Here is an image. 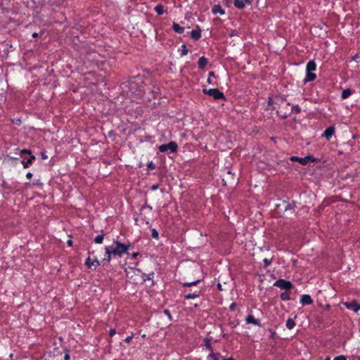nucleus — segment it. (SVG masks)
<instances>
[{
    "instance_id": "obj_1",
    "label": "nucleus",
    "mask_w": 360,
    "mask_h": 360,
    "mask_svg": "<svg viewBox=\"0 0 360 360\" xmlns=\"http://www.w3.org/2000/svg\"><path fill=\"white\" fill-rule=\"evenodd\" d=\"M129 91L137 98L142 97L144 93L145 84L141 77H134L128 81Z\"/></svg>"
},
{
    "instance_id": "obj_2",
    "label": "nucleus",
    "mask_w": 360,
    "mask_h": 360,
    "mask_svg": "<svg viewBox=\"0 0 360 360\" xmlns=\"http://www.w3.org/2000/svg\"><path fill=\"white\" fill-rule=\"evenodd\" d=\"M112 246V253L113 256H118L121 257L123 254L127 253V251L130 249L131 243H122L118 240H114Z\"/></svg>"
},
{
    "instance_id": "obj_3",
    "label": "nucleus",
    "mask_w": 360,
    "mask_h": 360,
    "mask_svg": "<svg viewBox=\"0 0 360 360\" xmlns=\"http://www.w3.org/2000/svg\"><path fill=\"white\" fill-rule=\"evenodd\" d=\"M316 70V64L314 60H309L306 65V76L304 79V82H313L316 78L314 72Z\"/></svg>"
},
{
    "instance_id": "obj_4",
    "label": "nucleus",
    "mask_w": 360,
    "mask_h": 360,
    "mask_svg": "<svg viewBox=\"0 0 360 360\" xmlns=\"http://www.w3.org/2000/svg\"><path fill=\"white\" fill-rule=\"evenodd\" d=\"M20 155L22 156L23 155H27L28 158H24L21 161L22 165L24 168H28L34 161L36 160V158L34 155H32V151L28 149H22L20 151Z\"/></svg>"
},
{
    "instance_id": "obj_5",
    "label": "nucleus",
    "mask_w": 360,
    "mask_h": 360,
    "mask_svg": "<svg viewBox=\"0 0 360 360\" xmlns=\"http://www.w3.org/2000/svg\"><path fill=\"white\" fill-rule=\"evenodd\" d=\"M202 92L205 95L210 96L214 99H224L225 100V96L223 92L220 91L218 89H203Z\"/></svg>"
},
{
    "instance_id": "obj_6",
    "label": "nucleus",
    "mask_w": 360,
    "mask_h": 360,
    "mask_svg": "<svg viewBox=\"0 0 360 360\" xmlns=\"http://www.w3.org/2000/svg\"><path fill=\"white\" fill-rule=\"evenodd\" d=\"M158 149L161 153H165L169 150L170 153H174L177 151L178 146L176 142L170 141L168 143L160 145Z\"/></svg>"
},
{
    "instance_id": "obj_7",
    "label": "nucleus",
    "mask_w": 360,
    "mask_h": 360,
    "mask_svg": "<svg viewBox=\"0 0 360 360\" xmlns=\"http://www.w3.org/2000/svg\"><path fill=\"white\" fill-rule=\"evenodd\" d=\"M274 286L278 287L281 290H288L293 288V285L290 281L285 279L280 278L277 280L274 283Z\"/></svg>"
},
{
    "instance_id": "obj_8",
    "label": "nucleus",
    "mask_w": 360,
    "mask_h": 360,
    "mask_svg": "<svg viewBox=\"0 0 360 360\" xmlns=\"http://www.w3.org/2000/svg\"><path fill=\"white\" fill-rule=\"evenodd\" d=\"M342 304L348 309L352 310L354 312H358L360 309V304L356 300H353L351 302H345Z\"/></svg>"
},
{
    "instance_id": "obj_9",
    "label": "nucleus",
    "mask_w": 360,
    "mask_h": 360,
    "mask_svg": "<svg viewBox=\"0 0 360 360\" xmlns=\"http://www.w3.org/2000/svg\"><path fill=\"white\" fill-rule=\"evenodd\" d=\"M113 254L112 253V246L105 247V257L103 259V262H110L112 259Z\"/></svg>"
},
{
    "instance_id": "obj_10",
    "label": "nucleus",
    "mask_w": 360,
    "mask_h": 360,
    "mask_svg": "<svg viewBox=\"0 0 360 360\" xmlns=\"http://www.w3.org/2000/svg\"><path fill=\"white\" fill-rule=\"evenodd\" d=\"M245 322L248 324L252 323V324H254V325L259 326V327L262 326L260 321L259 319H255V317L252 314H249L245 318Z\"/></svg>"
},
{
    "instance_id": "obj_11",
    "label": "nucleus",
    "mask_w": 360,
    "mask_h": 360,
    "mask_svg": "<svg viewBox=\"0 0 360 360\" xmlns=\"http://www.w3.org/2000/svg\"><path fill=\"white\" fill-rule=\"evenodd\" d=\"M335 131V128L334 126L328 127L324 131L323 136H325L328 141H329L331 139V137L334 135Z\"/></svg>"
},
{
    "instance_id": "obj_12",
    "label": "nucleus",
    "mask_w": 360,
    "mask_h": 360,
    "mask_svg": "<svg viewBox=\"0 0 360 360\" xmlns=\"http://www.w3.org/2000/svg\"><path fill=\"white\" fill-rule=\"evenodd\" d=\"M316 158H314L313 156L307 155L304 158H300L299 163L302 165H307L309 162H316Z\"/></svg>"
},
{
    "instance_id": "obj_13",
    "label": "nucleus",
    "mask_w": 360,
    "mask_h": 360,
    "mask_svg": "<svg viewBox=\"0 0 360 360\" xmlns=\"http://www.w3.org/2000/svg\"><path fill=\"white\" fill-rule=\"evenodd\" d=\"M300 302L302 305H309L313 303V300L309 295H302L300 298Z\"/></svg>"
},
{
    "instance_id": "obj_14",
    "label": "nucleus",
    "mask_w": 360,
    "mask_h": 360,
    "mask_svg": "<svg viewBox=\"0 0 360 360\" xmlns=\"http://www.w3.org/2000/svg\"><path fill=\"white\" fill-rule=\"evenodd\" d=\"M212 13L214 15L220 14L222 15L225 14V11L219 4H216L212 8Z\"/></svg>"
},
{
    "instance_id": "obj_15",
    "label": "nucleus",
    "mask_w": 360,
    "mask_h": 360,
    "mask_svg": "<svg viewBox=\"0 0 360 360\" xmlns=\"http://www.w3.org/2000/svg\"><path fill=\"white\" fill-rule=\"evenodd\" d=\"M282 205L285 211L287 210H295V203L292 202L283 201Z\"/></svg>"
},
{
    "instance_id": "obj_16",
    "label": "nucleus",
    "mask_w": 360,
    "mask_h": 360,
    "mask_svg": "<svg viewBox=\"0 0 360 360\" xmlns=\"http://www.w3.org/2000/svg\"><path fill=\"white\" fill-rule=\"evenodd\" d=\"M208 63V60L205 56H201L198 61V65L200 69H204Z\"/></svg>"
},
{
    "instance_id": "obj_17",
    "label": "nucleus",
    "mask_w": 360,
    "mask_h": 360,
    "mask_svg": "<svg viewBox=\"0 0 360 360\" xmlns=\"http://www.w3.org/2000/svg\"><path fill=\"white\" fill-rule=\"evenodd\" d=\"M191 37L194 40H198L201 37V30L200 29L193 30L191 32Z\"/></svg>"
},
{
    "instance_id": "obj_18",
    "label": "nucleus",
    "mask_w": 360,
    "mask_h": 360,
    "mask_svg": "<svg viewBox=\"0 0 360 360\" xmlns=\"http://www.w3.org/2000/svg\"><path fill=\"white\" fill-rule=\"evenodd\" d=\"M211 353L207 356V360H219L221 355L219 352L214 353L213 351H210Z\"/></svg>"
},
{
    "instance_id": "obj_19",
    "label": "nucleus",
    "mask_w": 360,
    "mask_h": 360,
    "mask_svg": "<svg viewBox=\"0 0 360 360\" xmlns=\"http://www.w3.org/2000/svg\"><path fill=\"white\" fill-rule=\"evenodd\" d=\"M172 29L178 34H183L184 32V27L180 26L178 23L174 22L172 25Z\"/></svg>"
},
{
    "instance_id": "obj_20",
    "label": "nucleus",
    "mask_w": 360,
    "mask_h": 360,
    "mask_svg": "<svg viewBox=\"0 0 360 360\" xmlns=\"http://www.w3.org/2000/svg\"><path fill=\"white\" fill-rule=\"evenodd\" d=\"M200 291H195L193 293H188L185 295L184 298L186 300H191V299H195L200 296Z\"/></svg>"
},
{
    "instance_id": "obj_21",
    "label": "nucleus",
    "mask_w": 360,
    "mask_h": 360,
    "mask_svg": "<svg viewBox=\"0 0 360 360\" xmlns=\"http://www.w3.org/2000/svg\"><path fill=\"white\" fill-rule=\"evenodd\" d=\"M233 5L238 9H243L245 8L243 0H233Z\"/></svg>"
},
{
    "instance_id": "obj_22",
    "label": "nucleus",
    "mask_w": 360,
    "mask_h": 360,
    "mask_svg": "<svg viewBox=\"0 0 360 360\" xmlns=\"http://www.w3.org/2000/svg\"><path fill=\"white\" fill-rule=\"evenodd\" d=\"M285 326L288 329L291 330L295 326V322L292 319L289 318L286 321Z\"/></svg>"
},
{
    "instance_id": "obj_23",
    "label": "nucleus",
    "mask_w": 360,
    "mask_h": 360,
    "mask_svg": "<svg viewBox=\"0 0 360 360\" xmlns=\"http://www.w3.org/2000/svg\"><path fill=\"white\" fill-rule=\"evenodd\" d=\"M352 91L350 89H345L342 93L341 98L346 99L348 97H349L352 95Z\"/></svg>"
},
{
    "instance_id": "obj_24",
    "label": "nucleus",
    "mask_w": 360,
    "mask_h": 360,
    "mask_svg": "<svg viewBox=\"0 0 360 360\" xmlns=\"http://www.w3.org/2000/svg\"><path fill=\"white\" fill-rule=\"evenodd\" d=\"M281 299L283 301H288L290 300V292L285 290L281 294Z\"/></svg>"
},
{
    "instance_id": "obj_25",
    "label": "nucleus",
    "mask_w": 360,
    "mask_h": 360,
    "mask_svg": "<svg viewBox=\"0 0 360 360\" xmlns=\"http://www.w3.org/2000/svg\"><path fill=\"white\" fill-rule=\"evenodd\" d=\"M154 11L159 15H161L164 13V6L162 4H158L155 8Z\"/></svg>"
},
{
    "instance_id": "obj_26",
    "label": "nucleus",
    "mask_w": 360,
    "mask_h": 360,
    "mask_svg": "<svg viewBox=\"0 0 360 360\" xmlns=\"http://www.w3.org/2000/svg\"><path fill=\"white\" fill-rule=\"evenodd\" d=\"M104 234H100L95 237L94 242L97 244H101L103 242Z\"/></svg>"
},
{
    "instance_id": "obj_27",
    "label": "nucleus",
    "mask_w": 360,
    "mask_h": 360,
    "mask_svg": "<svg viewBox=\"0 0 360 360\" xmlns=\"http://www.w3.org/2000/svg\"><path fill=\"white\" fill-rule=\"evenodd\" d=\"M153 276H154V272H151L149 274H143L142 277H143V281H151V280H153Z\"/></svg>"
},
{
    "instance_id": "obj_28",
    "label": "nucleus",
    "mask_w": 360,
    "mask_h": 360,
    "mask_svg": "<svg viewBox=\"0 0 360 360\" xmlns=\"http://www.w3.org/2000/svg\"><path fill=\"white\" fill-rule=\"evenodd\" d=\"M200 280H197V281H193V282H186V283H183L182 285L184 287H191V286H193V285H198L200 283Z\"/></svg>"
},
{
    "instance_id": "obj_29",
    "label": "nucleus",
    "mask_w": 360,
    "mask_h": 360,
    "mask_svg": "<svg viewBox=\"0 0 360 360\" xmlns=\"http://www.w3.org/2000/svg\"><path fill=\"white\" fill-rule=\"evenodd\" d=\"M181 50V56H186L188 53V50L185 44H182L180 48Z\"/></svg>"
},
{
    "instance_id": "obj_30",
    "label": "nucleus",
    "mask_w": 360,
    "mask_h": 360,
    "mask_svg": "<svg viewBox=\"0 0 360 360\" xmlns=\"http://www.w3.org/2000/svg\"><path fill=\"white\" fill-rule=\"evenodd\" d=\"M91 268L94 267V269H96L98 266L101 265V262L96 257H95L92 260V263H91Z\"/></svg>"
},
{
    "instance_id": "obj_31",
    "label": "nucleus",
    "mask_w": 360,
    "mask_h": 360,
    "mask_svg": "<svg viewBox=\"0 0 360 360\" xmlns=\"http://www.w3.org/2000/svg\"><path fill=\"white\" fill-rule=\"evenodd\" d=\"M301 112V108L298 105H292L291 108V112L295 114H299Z\"/></svg>"
},
{
    "instance_id": "obj_32",
    "label": "nucleus",
    "mask_w": 360,
    "mask_h": 360,
    "mask_svg": "<svg viewBox=\"0 0 360 360\" xmlns=\"http://www.w3.org/2000/svg\"><path fill=\"white\" fill-rule=\"evenodd\" d=\"M145 210H148L149 211V213L151 212V210H152V207L150 206V205H148L147 204H145L143 205L141 207V214H143V212Z\"/></svg>"
},
{
    "instance_id": "obj_33",
    "label": "nucleus",
    "mask_w": 360,
    "mask_h": 360,
    "mask_svg": "<svg viewBox=\"0 0 360 360\" xmlns=\"http://www.w3.org/2000/svg\"><path fill=\"white\" fill-rule=\"evenodd\" d=\"M151 236L153 238H155L156 240L159 239V234L158 231L155 229H153L151 231Z\"/></svg>"
},
{
    "instance_id": "obj_34",
    "label": "nucleus",
    "mask_w": 360,
    "mask_h": 360,
    "mask_svg": "<svg viewBox=\"0 0 360 360\" xmlns=\"http://www.w3.org/2000/svg\"><path fill=\"white\" fill-rule=\"evenodd\" d=\"M263 262H264V266L265 268L268 267L272 262V258L271 259H267V258H264L263 259Z\"/></svg>"
},
{
    "instance_id": "obj_35",
    "label": "nucleus",
    "mask_w": 360,
    "mask_h": 360,
    "mask_svg": "<svg viewBox=\"0 0 360 360\" xmlns=\"http://www.w3.org/2000/svg\"><path fill=\"white\" fill-rule=\"evenodd\" d=\"M64 352H65V355L63 356V360H70V351L68 349H64Z\"/></svg>"
},
{
    "instance_id": "obj_36",
    "label": "nucleus",
    "mask_w": 360,
    "mask_h": 360,
    "mask_svg": "<svg viewBox=\"0 0 360 360\" xmlns=\"http://www.w3.org/2000/svg\"><path fill=\"white\" fill-rule=\"evenodd\" d=\"M91 263H92V260L90 257V256L89 255V257L86 259L85 260V265L89 268V269H91Z\"/></svg>"
},
{
    "instance_id": "obj_37",
    "label": "nucleus",
    "mask_w": 360,
    "mask_h": 360,
    "mask_svg": "<svg viewBox=\"0 0 360 360\" xmlns=\"http://www.w3.org/2000/svg\"><path fill=\"white\" fill-rule=\"evenodd\" d=\"M147 167L148 169L153 170L155 169L156 165L151 161L148 164Z\"/></svg>"
},
{
    "instance_id": "obj_38",
    "label": "nucleus",
    "mask_w": 360,
    "mask_h": 360,
    "mask_svg": "<svg viewBox=\"0 0 360 360\" xmlns=\"http://www.w3.org/2000/svg\"><path fill=\"white\" fill-rule=\"evenodd\" d=\"M210 77H215V74H214V72H209V75H208V78H207V83H209V84H212V80H211V79H210Z\"/></svg>"
},
{
    "instance_id": "obj_39",
    "label": "nucleus",
    "mask_w": 360,
    "mask_h": 360,
    "mask_svg": "<svg viewBox=\"0 0 360 360\" xmlns=\"http://www.w3.org/2000/svg\"><path fill=\"white\" fill-rule=\"evenodd\" d=\"M205 346L206 347L210 350V351H213V348L211 346L210 343V340L208 339L206 340V343H205Z\"/></svg>"
},
{
    "instance_id": "obj_40",
    "label": "nucleus",
    "mask_w": 360,
    "mask_h": 360,
    "mask_svg": "<svg viewBox=\"0 0 360 360\" xmlns=\"http://www.w3.org/2000/svg\"><path fill=\"white\" fill-rule=\"evenodd\" d=\"M164 314H166V315L168 316V318L169 319V320H172V314H171V313H170V311H169V309H165V310H164Z\"/></svg>"
},
{
    "instance_id": "obj_41",
    "label": "nucleus",
    "mask_w": 360,
    "mask_h": 360,
    "mask_svg": "<svg viewBox=\"0 0 360 360\" xmlns=\"http://www.w3.org/2000/svg\"><path fill=\"white\" fill-rule=\"evenodd\" d=\"M269 330V332L271 333L270 338L271 339H274L275 335H276V331L274 330L271 329V328H270Z\"/></svg>"
},
{
    "instance_id": "obj_42",
    "label": "nucleus",
    "mask_w": 360,
    "mask_h": 360,
    "mask_svg": "<svg viewBox=\"0 0 360 360\" xmlns=\"http://www.w3.org/2000/svg\"><path fill=\"white\" fill-rule=\"evenodd\" d=\"M268 106H271L274 103V101L271 96L268 97Z\"/></svg>"
},
{
    "instance_id": "obj_43",
    "label": "nucleus",
    "mask_w": 360,
    "mask_h": 360,
    "mask_svg": "<svg viewBox=\"0 0 360 360\" xmlns=\"http://www.w3.org/2000/svg\"><path fill=\"white\" fill-rule=\"evenodd\" d=\"M237 304L236 302H232L230 306H229V309L231 311H233L235 310Z\"/></svg>"
},
{
    "instance_id": "obj_44",
    "label": "nucleus",
    "mask_w": 360,
    "mask_h": 360,
    "mask_svg": "<svg viewBox=\"0 0 360 360\" xmlns=\"http://www.w3.org/2000/svg\"><path fill=\"white\" fill-rule=\"evenodd\" d=\"M333 360H346V357L343 355H340L335 357Z\"/></svg>"
},
{
    "instance_id": "obj_45",
    "label": "nucleus",
    "mask_w": 360,
    "mask_h": 360,
    "mask_svg": "<svg viewBox=\"0 0 360 360\" xmlns=\"http://www.w3.org/2000/svg\"><path fill=\"white\" fill-rule=\"evenodd\" d=\"M139 252H134L132 254H131L130 255V258L131 259H136V257L139 256Z\"/></svg>"
},
{
    "instance_id": "obj_46",
    "label": "nucleus",
    "mask_w": 360,
    "mask_h": 360,
    "mask_svg": "<svg viewBox=\"0 0 360 360\" xmlns=\"http://www.w3.org/2000/svg\"><path fill=\"white\" fill-rule=\"evenodd\" d=\"M115 333H116V330H115V328H111V329H110V330H109V335H110V337L114 336V335H115Z\"/></svg>"
},
{
    "instance_id": "obj_47",
    "label": "nucleus",
    "mask_w": 360,
    "mask_h": 360,
    "mask_svg": "<svg viewBox=\"0 0 360 360\" xmlns=\"http://www.w3.org/2000/svg\"><path fill=\"white\" fill-rule=\"evenodd\" d=\"M133 338V335H130V336H127L125 340H124V342H127V343H130L131 340Z\"/></svg>"
},
{
    "instance_id": "obj_48",
    "label": "nucleus",
    "mask_w": 360,
    "mask_h": 360,
    "mask_svg": "<svg viewBox=\"0 0 360 360\" xmlns=\"http://www.w3.org/2000/svg\"><path fill=\"white\" fill-rule=\"evenodd\" d=\"M299 160H300V158L299 157H297V156H292L290 158V160L292 162H299Z\"/></svg>"
},
{
    "instance_id": "obj_49",
    "label": "nucleus",
    "mask_w": 360,
    "mask_h": 360,
    "mask_svg": "<svg viewBox=\"0 0 360 360\" xmlns=\"http://www.w3.org/2000/svg\"><path fill=\"white\" fill-rule=\"evenodd\" d=\"M159 188V184H154L151 186V190L152 191H156L157 189H158Z\"/></svg>"
},
{
    "instance_id": "obj_50",
    "label": "nucleus",
    "mask_w": 360,
    "mask_h": 360,
    "mask_svg": "<svg viewBox=\"0 0 360 360\" xmlns=\"http://www.w3.org/2000/svg\"><path fill=\"white\" fill-rule=\"evenodd\" d=\"M290 115V114H288V113H284L283 115H281V118L283 120H285L288 117V116Z\"/></svg>"
},
{
    "instance_id": "obj_51",
    "label": "nucleus",
    "mask_w": 360,
    "mask_h": 360,
    "mask_svg": "<svg viewBox=\"0 0 360 360\" xmlns=\"http://www.w3.org/2000/svg\"><path fill=\"white\" fill-rule=\"evenodd\" d=\"M243 2L245 3V4H247L248 5H250L253 2V0H243Z\"/></svg>"
},
{
    "instance_id": "obj_52",
    "label": "nucleus",
    "mask_w": 360,
    "mask_h": 360,
    "mask_svg": "<svg viewBox=\"0 0 360 360\" xmlns=\"http://www.w3.org/2000/svg\"><path fill=\"white\" fill-rule=\"evenodd\" d=\"M32 177V174L31 172H28V173H27V174H26V178H27V179H30Z\"/></svg>"
},
{
    "instance_id": "obj_53",
    "label": "nucleus",
    "mask_w": 360,
    "mask_h": 360,
    "mask_svg": "<svg viewBox=\"0 0 360 360\" xmlns=\"http://www.w3.org/2000/svg\"><path fill=\"white\" fill-rule=\"evenodd\" d=\"M354 60H359L360 61V55L359 54H356L355 56H354Z\"/></svg>"
},
{
    "instance_id": "obj_54",
    "label": "nucleus",
    "mask_w": 360,
    "mask_h": 360,
    "mask_svg": "<svg viewBox=\"0 0 360 360\" xmlns=\"http://www.w3.org/2000/svg\"><path fill=\"white\" fill-rule=\"evenodd\" d=\"M281 99L282 101H285L286 100V96L282 95L281 96Z\"/></svg>"
},
{
    "instance_id": "obj_55",
    "label": "nucleus",
    "mask_w": 360,
    "mask_h": 360,
    "mask_svg": "<svg viewBox=\"0 0 360 360\" xmlns=\"http://www.w3.org/2000/svg\"><path fill=\"white\" fill-rule=\"evenodd\" d=\"M41 158L43 160L47 159V156L44 153H41Z\"/></svg>"
},
{
    "instance_id": "obj_56",
    "label": "nucleus",
    "mask_w": 360,
    "mask_h": 360,
    "mask_svg": "<svg viewBox=\"0 0 360 360\" xmlns=\"http://www.w3.org/2000/svg\"><path fill=\"white\" fill-rule=\"evenodd\" d=\"M222 360H234V359L233 358H231V357H229V358L223 357Z\"/></svg>"
},
{
    "instance_id": "obj_57",
    "label": "nucleus",
    "mask_w": 360,
    "mask_h": 360,
    "mask_svg": "<svg viewBox=\"0 0 360 360\" xmlns=\"http://www.w3.org/2000/svg\"><path fill=\"white\" fill-rule=\"evenodd\" d=\"M32 37H33V38H37V37H38V34H37V33H36V32L33 33V34H32Z\"/></svg>"
},
{
    "instance_id": "obj_58",
    "label": "nucleus",
    "mask_w": 360,
    "mask_h": 360,
    "mask_svg": "<svg viewBox=\"0 0 360 360\" xmlns=\"http://www.w3.org/2000/svg\"><path fill=\"white\" fill-rule=\"evenodd\" d=\"M217 288L219 290H222V288H221V285L220 283H218L217 285Z\"/></svg>"
},
{
    "instance_id": "obj_59",
    "label": "nucleus",
    "mask_w": 360,
    "mask_h": 360,
    "mask_svg": "<svg viewBox=\"0 0 360 360\" xmlns=\"http://www.w3.org/2000/svg\"><path fill=\"white\" fill-rule=\"evenodd\" d=\"M68 245L69 246H72V240H68Z\"/></svg>"
},
{
    "instance_id": "obj_60",
    "label": "nucleus",
    "mask_w": 360,
    "mask_h": 360,
    "mask_svg": "<svg viewBox=\"0 0 360 360\" xmlns=\"http://www.w3.org/2000/svg\"><path fill=\"white\" fill-rule=\"evenodd\" d=\"M9 158H10L11 160H15V161H17V160H18V158H13V157H9Z\"/></svg>"
},
{
    "instance_id": "obj_61",
    "label": "nucleus",
    "mask_w": 360,
    "mask_h": 360,
    "mask_svg": "<svg viewBox=\"0 0 360 360\" xmlns=\"http://www.w3.org/2000/svg\"><path fill=\"white\" fill-rule=\"evenodd\" d=\"M112 134H113V131H109V133H108V136H110Z\"/></svg>"
},
{
    "instance_id": "obj_62",
    "label": "nucleus",
    "mask_w": 360,
    "mask_h": 360,
    "mask_svg": "<svg viewBox=\"0 0 360 360\" xmlns=\"http://www.w3.org/2000/svg\"><path fill=\"white\" fill-rule=\"evenodd\" d=\"M286 105L288 106V105H290V103H287Z\"/></svg>"
},
{
    "instance_id": "obj_63",
    "label": "nucleus",
    "mask_w": 360,
    "mask_h": 360,
    "mask_svg": "<svg viewBox=\"0 0 360 360\" xmlns=\"http://www.w3.org/2000/svg\"><path fill=\"white\" fill-rule=\"evenodd\" d=\"M326 360H330L329 359H327Z\"/></svg>"
}]
</instances>
